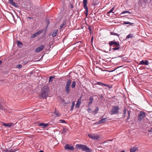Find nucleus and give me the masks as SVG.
Wrapping results in <instances>:
<instances>
[{
    "instance_id": "nucleus-1",
    "label": "nucleus",
    "mask_w": 152,
    "mask_h": 152,
    "mask_svg": "<svg viewBox=\"0 0 152 152\" xmlns=\"http://www.w3.org/2000/svg\"><path fill=\"white\" fill-rule=\"evenodd\" d=\"M49 93V89L47 86H44L42 89L40 96L41 98L44 99L48 96Z\"/></svg>"
},
{
    "instance_id": "nucleus-2",
    "label": "nucleus",
    "mask_w": 152,
    "mask_h": 152,
    "mask_svg": "<svg viewBox=\"0 0 152 152\" xmlns=\"http://www.w3.org/2000/svg\"><path fill=\"white\" fill-rule=\"evenodd\" d=\"M77 149H81L83 151L86 152H91L92 150L89 148L87 147L86 145L82 144H77L76 146Z\"/></svg>"
},
{
    "instance_id": "nucleus-3",
    "label": "nucleus",
    "mask_w": 152,
    "mask_h": 152,
    "mask_svg": "<svg viewBox=\"0 0 152 152\" xmlns=\"http://www.w3.org/2000/svg\"><path fill=\"white\" fill-rule=\"evenodd\" d=\"M71 83V80L70 79H68L66 83L65 87V91L67 94H69L70 93V85Z\"/></svg>"
},
{
    "instance_id": "nucleus-4",
    "label": "nucleus",
    "mask_w": 152,
    "mask_h": 152,
    "mask_svg": "<svg viewBox=\"0 0 152 152\" xmlns=\"http://www.w3.org/2000/svg\"><path fill=\"white\" fill-rule=\"evenodd\" d=\"M87 0H83V5L84 8L86 10L85 11V13L86 16L88 15V8L87 6Z\"/></svg>"
},
{
    "instance_id": "nucleus-5",
    "label": "nucleus",
    "mask_w": 152,
    "mask_h": 152,
    "mask_svg": "<svg viewBox=\"0 0 152 152\" xmlns=\"http://www.w3.org/2000/svg\"><path fill=\"white\" fill-rule=\"evenodd\" d=\"M119 109V107L118 106L113 107L111 110V114L113 115V114H117Z\"/></svg>"
},
{
    "instance_id": "nucleus-6",
    "label": "nucleus",
    "mask_w": 152,
    "mask_h": 152,
    "mask_svg": "<svg viewBox=\"0 0 152 152\" xmlns=\"http://www.w3.org/2000/svg\"><path fill=\"white\" fill-rule=\"evenodd\" d=\"M108 44L110 47L113 46V45L115 47L120 46L119 42L115 41V39L109 42Z\"/></svg>"
},
{
    "instance_id": "nucleus-7",
    "label": "nucleus",
    "mask_w": 152,
    "mask_h": 152,
    "mask_svg": "<svg viewBox=\"0 0 152 152\" xmlns=\"http://www.w3.org/2000/svg\"><path fill=\"white\" fill-rule=\"evenodd\" d=\"M145 113L142 111H140L138 115V120L140 121H141L145 117Z\"/></svg>"
},
{
    "instance_id": "nucleus-8",
    "label": "nucleus",
    "mask_w": 152,
    "mask_h": 152,
    "mask_svg": "<svg viewBox=\"0 0 152 152\" xmlns=\"http://www.w3.org/2000/svg\"><path fill=\"white\" fill-rule=\"evenodd\" d=\"M88 136L90 138L94 140H97L99 137V136L97 135L96 134H88Z\"/></svg>"
},
{
    "instance_id": "nucleus-9",
    "label": "nucleus",
    "mask_w": 152,
    "mask_h": 152,
    "mask_svg": "<svg viewBox=\"0 0 152 152\" xmlns=\"http://www.w3.org/2000/svg\"><path fill=\"white\" fill-rule=\"evenodd\" d=\"M83 96V95H82L78 99L77 101V103L75 104V107L77 108H78L80 107V105L81 104V99L82 97Z\"/></svg>"
},
{
    "instance_id": "nucleus-10",
    "label": "nucleus",
    "mask_w": 152,
    "mask_h": 152,
    "mask_svg": "<svg viewBox=\"0 0 152 152\" xmlns=\"http://www.w3.org/2000/svg\"><path fill=\"white\" fill-rule=\"evenodd\" d=\"M44 46L43 45H41L40 46L34 50L35 52L37 53L41 51L44 48Z\"/></svg>"
},
{
    "instance_id": "nucleus-11",
    "label": "nucleus",
    "mask_w": 152,
    "mask_h": 152,
    "mask_svg": "<svg viewBox=\"0 0 152 152\" xmlns=\"http://www.w3.org/2000/svg\"><path fill=\"white\" fill-rule=\"evenodd\" d=\"M95 84H98L99 85H101L102 86H104L106 87H108L109 88H112V86L110 85H107L105 84H104L102 83L101 82H98L96 83Z\"/></svg>"
},
{
    "instance_id": "nucleus-12",
    "label": "nucleus",
    "mask_w": 152,
    "mask_h": 152,
    "mask_svg": "<svg viewBox=\"0 0 152 152\" xmlns=\"http://www.w3.org/2000/svg\"><path fill=\"white\" fill-rule=\"evenodd\" d=\"M65 148L66 149H68L70 151H72L74 149V148L73 146H70L68 144H67L65 146Z\"/></svg>"
},
{
    "instance_id": "nucleus-13",
    "label": "nucleus",
    "mask_w": 152,
    "mask_h": 152,
    "mask_svg": "<svg viewBox=\"0 0 152 152\" xmlns=\"http://www.w3.org/2000/svg\"><path fill=\"white\" fill-rule=\"evenodd\" d=\"M115 47L114 48H112L110 47V51H112L113 52H114L116 50H119L121 48L120 46H115Z\"/></svg>"
},
{
    "instance_id": "nucleus-14",
    "label": "nucleus",
    "mask_w": 152,
    "mask_h": 152,
    "mask_svg": "<svg viewBox=\"0 0 152 152\" xmlns=\"http://www.w3.org/2000/svg\"><path fill=\"white\" fill-rule=\"evenodd\" d=\"M148 60H142L139 63L140 65H148Z\"/></svg>"
},
{
    "instance_id": "nucleus-15",
    "label": "nucleus",
    "mask_w": 152,
    "mask_h": 152,
    "mask_svg": "<svg viewBox=\"0 0 152 152\" xmlns=\"http://www.w3.org/2000/svg\"><path fill=\"white\" fill-rule=\"evenodd\" d=\"M54 113L56 114V116L57 117H59L61 115V114L59 112L56 108H55Z\"/></svg>"
},
{
    "instance_id": "nucleus-16",
    "label": "nucleus",
    "mask_w": 152,
    "mask_h": 152,
    "mask_svg": "<svg viewBox=\"0 0 152 152\" xmlns=\"http://www.w3.org/2000/svg\"><path fill=\"white\" fill-rule=\"evenodd\" d=\"M3 126H8V127H10L12 126H14V124L12 123H3Z\"/></svg>"
},
{
    "instance_id": "nucleus-17",
    "label": "nucleus",
    "mask_w": 152,
    "mask_h": 152,
    "mask_svg": "<svg viewBox=\"0 0 152 152\" xmlns=\"http://www.w3.org/2000/svg\"><path fill=\"white\" fill-rule=\"evenodd\" d=\"M131 113V111L130 110H128L127 112V119H126V122H127V121L129 120V119L130 118V114Z\"/></svg>"
},
{
    "instance_id": "nucleus-18",
    "label": "nucleus",
    "mask_w": 152,
    "mask_h": 152,
    "mask_svg": "<svg viewBox=\"0 0 152 152\" xmlns=\"http://www.w3.org/2000/svg\"><path fill=\"white\" fill-rule=\"evenodd\" d=\"M127 109H126V107L124 106V110L123 112V117H125L126 115V114L127 113L126 112H127Z\"/></svg>"
},
{
    "instance_id": "nucleus-19",
    "label": "nucleus",
    "mask_w": 152,
    "mask_h": 152,
    "mask_svg": "<svg viewBox=\"0 0 152 152\" xmlns=\"http://www.w3.org/2000/svg\"><path fill=\"white\" fill-rule=\"evenodd\" d=\"M58 31V30L57 29L54 30L53 31L52 34V36L53 37H54L56 36L57 33Z\"/></svg>"
},
{
    "instance_id": "nucleus-20",
    "label": "nucleus",
    "mask_w": 152,
    "mask_h": 152,
    "mask_svg": "<svg viewBox=\"0 0 152 152\" xmlns=\"http://www.w3.org/2000/svg\"><path fill=\"white\" fill-rule=\"evenodd\" d=\"M93 100L94 99L93 97L92 96H91L89 99V100L90 101V102L88 103V106H89L92 103Z\"/></svg>"
},
{
    "instance_id": "nucleus-21",
    "label": "nucleus",
    "mask_w": 152,
    "mask_h": 152,
    "mask_svg": "<svg viewBox=\"0 0 152 152\" xmlns=\"http://www.w3.org/2000/svg\"><path fill=\"white\" fill-rule=\"evenodd\" d=\"M107 119V118H105L102 119H101L99 121V124H101L102 123H104L105 122Z\"/></svg>"
},
{
    "instance_id": "nucleus-22",
    "label": "nucleus",
    "mask_w": 152,
    "mask_h": 152,
    "mask_svg": "<svg viewBox=\"0 0 152 152\" xmlns=\"http://www.w3.org/2000/svg\"><path fill=\"white\" fill-rule=\"evenodd\" d=\"M76 86V82L75 81H73L72 82L71 87L72 88H75Z\"/></svg>"
},
{
    "instance_id": "nucleus-23",
    "label": "nucleus",
    "mask_w": 152,
    "mask_h": 152,
    "mask_svg": "<svg viewBox=\"0 0 152 152\" xmlns=\"http://www.w3.org/2000/svg\"><path fill=\"white\" fill-rule=\"evenodd\" d=\"M39 126H43V128H45L48 126V124L45 123H40L39 124Z\"/></svg>"
},
{
    "instance_id": "nucleus-24",
    "label": "nucleus",
    "mask_w": 152,
    "mask_h": 152,
    "mask_svg": "<svg viewBox=\"0 0 152 152\" xmlns=\"http://www.w3.org/2000/svg\"><path fill=\"white\" fill-rule=\"evenodd\" d=\"M17 45H18V46L19 48H21L23 46L22 43L21 42H20L19 41H17Z\"/></svg>"
},
{
    "instance_id": "nucleus-25",
    "label": "nucleus",
    "mask_w": 152,
    "mask_h": 152,
    "mask_svg": "<svg viewBox=\"0 0 152 152\" xmlns=\"http://www.w3.org/2000/svg\"><path fill=\"white\" fill-rule=\"evenodd\" d=\"M111 35H112L115 36H117L118 37V38H119V34L117 33H115L114 31H112L110 32Z\"/></svg>"
},
{
    "instance_id": "nucleus-26",
    "label": "nucleus",
    "mask_w": 152,
    "mask_h": 152,
    "mask_svg": "<svg viewBox=\"0 0 152 152\" xmlns=\"http://www.w3.org/2000/svg\"><path fill=\"white\" fill-rule=\"evenodd\" d=\"M137 150V148L134 147L133 148L130 149V152H134Z\"/></svg>"
},
{
    "instance_id": "nucleus-27",
    "label": "nucleus",
    "mask_w": 152,
    "mask_h": 152,
    "mask_svg": "<svg viewBox=\"0 0 152 152\" xmlns=\"http://www.w3.org/2000/svg\"><path fill=\"white\" fill-rule=\"evenodd\" d=\"M66 22L64 21L63 22V23L60 26V28L61 29L64 27V26L66 25Z\"/></svg>"
},
{
    "instance_id": "nucleus-28",
    "label": "nucleus",
    "mask_w": 152,
    "mask_h": 152,
    "mask_svg": "<svg viewBox=\"0 0 152 152\" xmlns=\"http://www.w3.org/2000/svg\"><path fill=\"white\" fill-rule=\"evenodd\" d=\"M124 24H130V25H132L133 24H134V23H130L129 22L125 21V22H124Z\"/></svg>"
},
{
    "instance_id": "nucleus-29",
    "label": "nucleus",
    "mask_w": 152,
    "mask_h": 152,
    "mask_svg": "<svg viewBox=\"0 0 152 152\" xmlns=\"http://www.w3.org/2000/svg\"><path fill=\"white\" fill-rule=\"evenodd\" d=\"M11 4L12 6H14L15 7H18V4L14 2L13 1Z\"/></svg>"
},
{
    "instance_id": "nucleus-30",
    "label": "nucleus",
    "mask_w": 152,
    "mask_h": 152,
    "mask_svg": "<svg viewBox=\"0 0 152 152\" xmlns=\"http://www.w3.org/2000/svg\"><path fill=\"white\" fill-rule=\"evenodd\" d=\"M133 37V34H129L126 37V39L129 38Z\"/></svg>"
},
{
    "instance_id": "nucleus-31",
    "label": "nucleus",
    "mask_w": 152,
    "mask_h": 152,
    "mask_svg": "<svg viewBox=\"0 0 152 152\" xmlns=\"http://www.w3.org/2000/svg\"><path fill=\"white\" fill-rule=\"evenodd\" d=\"M38 35L36 33L35 34H33L32 35H31V38H34L35 37H36Z\"/></svg>"
},
{
    "instance_id": "nucleus-32",
    "label": "nucleus",
    "mask_w": 152,
    "mask_h": 152,
    "mask_svg": "<svg viewBox=\"0 0 152 152\" xmlns=\"http://www.w3.org/2000/svg\"><path fill=\"white\" fill-rule=\"evenodd\" d=\"M54 77L53 76H50L49 77V82H52L53 81V79L54 78Z\"/></svg>"
},
{
    "instance_id": "nucleus-33",
    "label": "nucleus",
    "mask_w": 152,
    "mask_h": 152,
    "mask_svg": "<svg viewBox=\"0 0 152 152\" xmlns=\"http://www.w3.org/2000/svg\"><path fill=\"white\" fill-rule=\"evenodd\" d=\"M114 7H113L109 11L107 14H109L110 13H111V12H113V11L114 10Z\"/></svg>"
},
{
    "instance_id": "nucleus-34",
    "label": "nucleus",
    "mask_w": 152,
    "mask_h": 152,
    "mask_svg": "<svg viewBox=\"0 0 152 152\" xmlns=\"http://www.w3.org/2000/svg\"><path fill=\"white\" fill-rule=\"evenodd\" d=\"M22 67V66L21 64H18L16 65V67L18 69H20Z\"/></svg>"
},
{
    "instance_id": "nucleus-35",
    "label": "nucleus",
    "mask_w": 152,
    "mask_h": 152,
    "mask_svg": "<svg viewBox=\"0 0 152 152\" xmlns=\"http://www.w3.org/2000/svg\"><path fill=\"white\" fill-rule=\"evenodd\" d=\"M59 122L60 123H64L65 124H66V121H65L64 120L61 119L59 121Z\"/></svg>"
},
{
    "instance_id": "nucleus-36",
    "label": "nucleus",
    "mask_w": 152,
    "mask_h": 152,
    "mask_svg": "<svg viewBox=\"0 0 152 152\" xmlns=\"http://www.w3.org/2000/svg\"><path fill=\"white\" fill-rule=\"evenodd\" d=\"M43 31V30H39L37 32H36V33L37 34V35H38L41 34L42 33Z\"/></svg>"
},
{
    "instance_id": "nucleus-37",
    "label": "nucleus",
    "mask_w": 152,
    "mask_h": 152,
    "mask_svg": "<svg viewBox=\"0 0 152 152\" xmlns=\"http://www.w3.org/2000/svg\"><path fill=\"white\" fill-rule=\"evenodd\" d=\"M98 110H99L98 107H96L95 110L94 111V112H95V114L97 113Z\"/></svg>"
},
{
    "instance_id": "nucleus-38",
    "label": "nucleus",
    "mask_w": 152,
    "mask_h": 152,
    "mask_svg": "<svg viewBox=\"0 0 152 152\" xmlns=\"http://www.w3.org/2000/svg\"><path fill=\"white\" fill-rule=\"evenodd\" d=\"M126 13H129V14H130V12L128 11H123L122 12L121 14H125Z\"/></svg>"
},
{
    "instance_id": "nucleus-39",
    "label": "nucleus",
    "mask_w": 152,
    "mask_h": 152,
    "mask_svg": "<svg viewBox=\"0 0 152 152\" xmlns=\"http://www.w3.org/2000/svg\"><path fill=\"white\" fill-rule=\"evenodd\" d=\"M87 111L89 113H91L92 112L91 109L89 107Z\"/></svg>"
},
{
    "instance_id": "nucleus-40",
    "label": "nucleus",
    "mask_w": 152,
    "mask_h": 152,
    "mask_svg": "<svg viewBox=\"0 0 152 152\" xmlns=\"http://www.w3.org/2000/svg\"><path fill=\"white\" fill-rule=\"evenodd\" d=\"M88 29L89 30V31H90V34H91V33L92 30H91V28L90 26H89L88 27Z\"/></svg>"
},
{
    "instance_id": "nucleus-41",
    "label": "nucleus",
    "mask_w": 152,
    "mask_h": 152,
    "mask_svg": "<svg viewBox=\"0 0 152 152\" xmlns=\"http://www.w3.org/2000/svg\"><path fill=\"white\" fill-rule=\"evenodd\" d=\"M67 131V129H65L64 128L63 129V131L64 132H66Z\"/></svg>"
},
{
    "instance_id": "nucleus-42",
    "label": "nucleus",
    "mask_w": 152,
    "mask_h": 152,
    "mask_svg": "<svg viewBox=\"0 0 152 152\" xmlns=\"http://www.w3.org/2000/svg\"><path fill=\"white\" fill-rule=\"evenodd\" d=\"M97 4L94 3V2H93L92 3V5L94 6H95Z\"/></svg>"
},
{
    "instance_id": "nucleus-43",
    "label": "nucleus",
    "mask_w": 152,
    "mask_h": 152,
    "mask_svg": "<svg viewBox=\"0 0 152 152\" xmlns=\"http://www.w3.org/2000/svg\"><path fill=\"white\" fill-rule=\"evenodd\" d=\"M74 107V106H73V105L71 107V109H70L72 111L73 110Z\"/></svg>"
},
{
    "instance_id": "nucleus-44",
    "label": "nucleus",
    "mask_w": 152,
    "mask_h": 152,
    "mask_svg": "<svg viewBox=\"0 0 152 152\" xmlns=\"http://www.w3.org/2000/svg\"><path fill=\"white\" fill-rule=\"evenodd\" d=\"M72 105L74 106L75 105V102L73 101L72 102Z\"/></svg>"
},
{
    "instance_id": "nucleus-45",
    "label": "nucleus",
    "mask_w": 152,
    "mask_h": 152,
    "mask_svg": "<svg viewBox=\"0 0 152 152\" xmlns=\"http://www.w3.org/2000/svg\"><path fill=\"white\" fill-rule=\"evenodd\" d=\"M28 18L29 19H33V18L32 17H28Z\"/></svg>"
},
{
    "instance_id": "nucleus-46",
    "label": "nucleus",
    "mask_w": 152,
    "mask_h": 152,
    "mask_svg": "<svg viewBox=\"0 0 152 152\" xmlns=\"http://www.w3.org/2000/svg\"><path fill=\"white\" fill-rule=\"evenodd\" d=\"M9 1L11 3L13 2V0H9Z\"/></svg>"
},
{
    "instance_id": "nucleus-47",
    "label": "nucleus",
    "mask_w": 152,
    "mask_h": 152,
    "mask_svg": "<svg viewBox=\"0 0 152 152\" xmlns=\"http://www.w3.org/2000/svg\"><path fill=\"white\" fill-rule=\"evenodd\" d=\"M46 21H47V23H48V24H49V20L48 19H47Z\"/></svg>"
},
{
    "instance_id": "nucleus-48",
    "label": "nucleus",
    "mask_w": 152,
    "mask_h": 152,
    "mask_svg": "<svg viewBox=\"0 0 152 152\" xmlns=\"http://www.w3.org/2000/svg\"><path fill=\"white\" fill-rule=\"evenodd\" d=\"M0 109L1 110H3V108H2V107L1 106H0Z\"/></svg>"
},
{
    "instance_id": "nucleus-49",
    "label": "nucleus",
    "mask_w": 152,
    "mask_h": 152,
    "mask_svg": "<svg viewBox=\"0 0 152 152\" xmlns=\"http://www.w3.org/2000/svg\"><path fill=\"white\" fill-rule=\"evenodd\" d=\"M71 8H72L73 7V6L72 4H71Z\"/></svg>"
},
{
    "instance_id": "nucleus-50",
    "label": "nucleus",
    "mask_w": 152,
    "mask_h": 152,
    "mask_svg": "<svg viewBox=\"0 0 152 152\" xmlns=\"http://www.w3.org/2000/svg\"><path fill=\"white\" fill-rule=\"evenodd\" d=\"M2 63V61L1 60L0 61V65Z\"/></svg>"
},
{
    "instance_id": "nucleus-51",
    "label": "nucleus",
    "mask_w": 152,
    "mask_h": 152,
    "mask_svg": "<svg viewBox=\"0 0 152 152\" xmlns=\"http://www.w3.org/2000/svg\"><path fill=\"white\" fill-rule=\"evenodd\" d=\"M5 80H1L0 81H4Z\"/></svg>"
},
{
    "instance_id": "nucleus-52",
    "label": "nucleus",
    "mask_w": 152,
    "mask_h": 152,
    "mask_svg": "<svg viewBox=\"0 0 152 152\" xmlns=\"http://www.w3.org/2000/svg\"><path fill=\"white\" fill-rule=\"evenodd\" d=\"M9 152H13L11 150H9Z\"/></svg>"
},
{
    "instance_id": "nucleus-53",
    "label": "nucleus",
    "mask_w": 152,
    "mask_h": 152,
    "mask_svg": "<svg viewBox=\"0 0 152 152\" xmlns=\"http://www.w3.org/2000/svg\"><path fill=\"white\" fill-rule=\"evenodd\" d=\"M39 152H44L43 151L40 150Z\"/></svg>"
},
{
    "instance_id": "nucleus-54",
    "label": "nucleus",
    "mask_w": 152,
    "mask_h": 152,
    "mask_svg": "<svg viewBox=\"0 0 152 152\" xmlns=\"http://www.w3.org/2000/svg\"><path fill=\"white\" fill-rule=\"evenodd\" d=\"M93 40V37H92L91 39V41H92Z\"/></svg>"
},
{
    "instance_id": "nucleus-55",
    "label": "nucleus",
    "mask_w": 152,
    "mask_h": 152,
    "mask_svg": "<svg viewBox=\"0 0 152 152\" xmlns=\"http://www.w3.org/2000/svg\"><path fill=\"white\" fill-rule=\"evenodd\" d=\"M121 152H125V151H121Z\"/></svg>"
},
{
    "instance_id": "nucleus-56",
    "label": "nucleus",
    "mask_w": 152,
    "mask_h": 152,
    "mask_svg": "<svg viewBox=\"0 0 152 152\" xmlns=\"http://www.w3.org/2000/svg\"><path fill=\"white\" fill-rule=\"evenodd\" d=\"M148 131L149 132H151V130H148Z\"/></svg>"
},
{
    "instance_id": "nucleus-57",
    "label": "nucleus",
    "mask_w": 152,
    "mask_h": 152,
    "mask_svg": "<svg viewBox=\"0 0 152 152\" xmlns=\"http://www.w3.org/2000/svg\"><path fill=\"white\" fill-rule=\"evenodd\" d=\"M119 57H121V56H119Z\"/></svg>"
},
{
    "instance_id": "nucleus-58",
    "label": "nucleus",
    "mask_w": 152,
    "mask_h": 152,
    "mask_svg": "<svg viewBox=\"0 0 152 152\" xmlns=\"http://www.w3.org/2000/svg\"><path fill=\"white\" fill-rule=\"evenodd\" d=\"M1 106V104H0V106Z\"/></svg>"
}]
</instances>
